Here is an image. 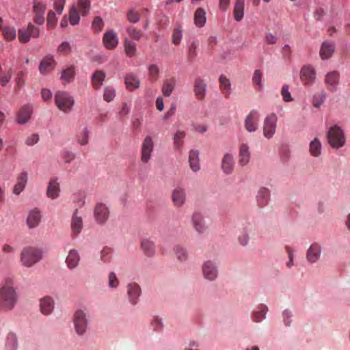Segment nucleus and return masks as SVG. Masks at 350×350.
<instances>
[{"label": "nucleus", "mask_w": 350, "mask_h": 350, "mask_svg": "<svg viewBox=\"0 0 350 350\" xmlns=\"http://www.w3.org/2000/svg\"><path fill=\"white\" fill-rule=\"evenodd\" d=\"M18 300L16 292L11 280H6L0 288V309L10 310L14 308Z\"/></svg>", "instance_id": "obj_1"}, {"label": "nucleus", "mask_w": 350, "mask_h": 350, "mask_svg": "<svg viewBox=\"0 0 350 350\" xmlns=\"http://www.w3.org/2000/svg\"><path fill=\"white\" fill-rule=\"evenodd\" d=\"M41 258L42 252L39 249L32 247H25L21 254V261L27 267H32Z\"/></svg>", "instance_id": "obj_2"}, {"label": "nucleus", "mask_w": 350, "mask_h": 350, "mask_svg": "<svg viewBox=\"0 0 350 350\" xmlns=\"http://www.w3.org/2000/svg\"><path fill=\"white\" fill-rule=\"evenodd\" d=\"M55 102L58 109L69 113L75 104V100L67 92L59 91L55 95Z\"/></svg>", "instance_id": "obj_3"}, {"label": "nucleus", "mask_w": 350, "mask_h": 350, "mask_svg": "<svg viewBox=\"0 0 350 350\" xmlns=\"http://www.w3.org/2000/svg\"><path fill=\"white\" fill-rule=\"evenodd\" d=\"M327 137L328 143L333 148H338L343 146L345 144L343 131L336 125L332 126L329 129Z\"/></svg>", "instance_id": "obj_4"}, {"label": "nucleus", "mask_w": 350, "mask_h": 350, "mask_svg": "<svg viewBox=\"0 0 350 350\" xmlns=\"http://www.w3.org/2000/svg\"><path fill=\"white\" fill-rule=\"evenodd\" d=\"M73 323L76 333L79 336L83 335L88 324L86 313L82 310H77L74 314Z\"/></svg>", "instance_id": "obj_5"}, {"label": "nucleus", "mask_w": 350, "mask_h": 350, "mask_svg": "<svg viewBox=\"0 0 350 350\" xmlns=\"http://www.w3.org/2000/svg\"><path fill=\"white\" fill-rule=\"evenodd\" d=\"M278 117L275 113L269 114L264 120L263 135L267 139H271L274 135L277 127Z\"/></svg>", "instance_id": "obj_6"}, {"label": "nucleus", "mask_w": 350, "mask_h": 350, "mask_svg": "<svg viewBox=\"0 0 350 350\" xmlns=\"http://www.w3.org/2000/svg\"><path fill=\"white\" fill-rule=\"evenodd\" d=\"M154 149V142L151 136L147 135L141 147V161L143 163H147L150 159Z\"/></svg>", "instance_id": "obj_7"}, {"label": "nucleus", "mask_w": 350, "mask_h": 350, "mask_svg": "<svg viewBox=\"0 0 350 350\" xmlns=\"http://www.w3.org/2000/svg\"><path fill=\"white\" fill-rule=\"evenodd\" d=\"M33 113V106L31 104L23 105L16 114V121L18 124H25L29 122Z\"/></svg>", "instance_id": "obj_8"}, {"label": "nucleus", "mask_w": 350, "mask_h": 350, "mask_svg": "<svg viewBox=\"0 0 350 350\" xmlns=\"http://www.w3.org/2000/svg\"><path fill=\"white\" fill-rule=\"evenodd\" d=\"M202 270L203 276L206 280H208L210 281L215 280L218 275V269L217 267L212 260H206L205 261L202 266Z\"/></svg>", "instance_id": "obj_9"}, {"label": "nucleus", "mask_w": 350, "mask_h": 350, "mask_svg": "<svg viewBox=\"0 0 350 350\" xmlns=\"http://www.w3.org/2000/svg\"><path fill=\"white\" fill-rule=\"evenodd\" d=\"M109 211L105 204L97 203L94 211L96 221L99 224H105L109 218Z\"/></svg>", "instance_id": "obj_10"}, {"label": "nucleus", "mask_w": 350, "mask_h": 350, "mask_svg": "<svg viewBox=\"0 0 350 350\" xmlns=\"http://www.w3.org/2000/svg\"><path fill=\"white\" fill-rule=\"evenodd\" d=\"M46 6L44 3L34 1L33 5V21L37 25H42L45 21Z\"/></svg>", "instance_id": "obj_11"}, {"label": "nucleus", "mask_w": 350, "mask_h": 350, "mask_svg": "<svg viewBox=\"0 0 350 350\" xmlns=\"http://www.w3.org/2000/svg\"><path fill=\"white\" fill-rule=\"evenodd\" d=\"M316 78L315 70L309 65L304 66L300 71L301 81L305 85H311Z\"/></svg>", "instance_id": "obj_12"}, {"label": "nucleus", "mask_w": 350, "mask_h": 350, "mask_svg": "<svg viewBox=\"0 0 350 350\" xmlns=\"http://www.w3.org/2000/svg\"><path fill=\"white\" fill-rule=\"evenodd\" d=\"M254 230V226L252 224L249 223L245 225L237 237L238 243L243 247L247 246L250 240V234H252Z\"/></svg>", "instance_id": "obj_13"}, {"label": "nucleus", "mask_w": 350, "mask_h": 350, "mask_svg": "<svg viewBox=\"0 0 350 350\" xmlns=\"http://www.w3.org/2000/svg\"><path fill=\"white\" fill-rule=\"evenodd\" d=\"M172 200L175 207L183 206L186 202V191L181 187H176L172 192Z\"/></svg>", "instance_id": "obj_14"}, {"label": "nucleus", "mask_w": 350, "mask_h": 350, "mask_svg": "<svg viewBox=\"0 0 350 350\" xmlns=\"http://www.w3.org/2000/svg\"><path fill=\"white\" fill-rule=\"evenodd\" d=\"M56 65L54 57L51 55L45 56L40 63L39 71L42 75H46L52 71Z\"/></svg>", "instance_id": "obj_15"}, {"label": "nucleus", "mask_w": 350, "mask_h": 350, "mask_svg": "<svg viewBox=\"0 0 350 350\" xmlns=\"http://www.w3.org/2000/svg\"><path fill=\"white\" fill-rule=\"evenodd\" d=\"M206 83L200 77H197L194 80L193 92L195 96L198 100H203L206 91Z\"/></svg>", "instance_id": "obj_16"}, {"label": "nucleus", "mask_w": 350, "mask_h": 350, "mask_svg": "<svg viewBox=\"0 0 350 350\" xmlns=\"http://www.w3.org/2000/svg\"><path fill=\"white\" fill-rule=\"evenodd\" d=\"M141 294V288L137 283L133 282L127 285V295L131 304L135 305L137 304Z\"/></svg>", "instance_id": "obj_17"}, {"label": "nucleus", "mask_w": 350, "mask_h": 350, "mask_svg": "<svg viewBox=\"0 0 350 350\" xmlns=\"http://www.w3.org/2000/svg\"><path fill=\"white\" fill-rule=\"evenodd\" d=\"M321 255V245L317 243H314L306 252V259L310 263H314L319 260Z\"/></svg>", "instance_id": "obj_18"}, {"label": "nucleus", "mask_w": 350, "mask_h": 350, "mask_svg": "<svg viewBox=\"0 0 350 350\" xmlns=\"http://www.w3.org/2000/svg\"><path fill=\"white\" fill-rule=\"evenodd\" d=\"M103 42L104 46L109 50L116 48L118 44V38L116 32L113 30L106 31L103 36Z\"/></svg>", "instance_id": "obj_19"}, {"label": "nucleus", "mask_w": 350, "mask_h": 350, "mask_svg": "<svg viewBox=\"0 0 350 350\" xmlns=\"http://www.w3.org/2000/svg\"><path fill=\"white\" fill-rule=\"evenodd\" d=\"M191 222L193 227L198 233L202 234L206 231V227L204 217L200 213L195 212L193 213Z\"/></svg>", "instance_id": "obj_20"}, {"label": "nucleus", "mask_w": 350, "mask_h": 350, "mask_svg": "<svg viewBox=\"0 0 350 350\" xmlns=\"http://www.w3.org/2000/svg\"><path fill=\"white\" fill-rule=\"evenodd\" d=\"M258 120L259 114L258 111L256 110L251 111L245 120V126L247 131L249 132L255 131L257 129Z\"/></svg>", "instance_id": "obj_21"}, {"label": "nucleus", "mask_w": 350, "mask_h": 350, "mask_svg": "<svg viewBox=\"0 0 350 350\" xmlns=\"http://www.w3.org/2000/svg\"><path fill=\"white\" fill-rule=\"evenodd\" d=\"M340 75L337 71H332L328 72L325 79V83L327 88L331 91L334 92L336 90L337 85L339 82Z\"/></svg>", "instance_id": "obj_22"}, {"label": "nucleus", "mask_w": 350, "mask_h": 350, "mask_svg": "<svg viewBox=\"0 0 350 350\" xmlns=\"http://www.w3.org/2000/svg\"><path fill=\"white\" fill-rule=\"evenodd\" d=\"M59 192L60 187L57 178H51L49 183L46 189L47 197L53 200L56 199L59 197Z\"/></svg>", "instance_id": "obj_23"}, {"label": "nucleus", "mask_w": 350, "mask_h": 350, "mask_svg": "<svg viewBox=\"0 0 350 350\" xmlns=\"http://www.w3.org/2000/svg\"><path fill=\"white\" fill-rule=\"evenodd\" d=\"M270 198V191L266 187H261L259 189L256 197V200L258 206L260 208H263L267 205Z\"/></svg>", "instance_id": "obj_24"}, {"label": "nucleus", "mask_w": 350, "mask_h": 350, "mask_svg": "<svg viewBox=\"0 0 350 350\" xmlns=\"http://www.w3.org/2000/svg\"><path fill=\"white\" fill-rule=\"evenodd\" d=\"M335 51V44L331 41L323 42L320 49V56L323 60L329 59Z\"/></svg>", "instance_id": "obj_25"}, {"label": "nucleus", "mask_w": 350, "mask_h": 350, "mask_svg": "<svg viewBox=\"0 0 350 350\" xmlns=\"http://www.w3.org/2000/svg\"><path fill=\"white\" fill-rule=\"evenodd\" d=\"M234 158L232 154L226 153L221 160V169L224 174H230L234 170Z\"/></svg>", "instance_id": "obj_26"}, {"label": "nucleus", "mask_w": 350, "mask_h": 350, "mask_svg": "<svg viewBox=\"0 0 350 350\" xmlns=\"http://www.w3.org/2000/svg\"><path fill=\"white\" fill-rule=\"evenodd\" d=\"M40 309L44 315L50 314L54 309V301L53 298L46 296L40 301Z\"/></svg>", "instance_id": "obj_27"}, {"label": "nucleus", "mask_w": 350, "mask_h": 350, "mask_svg": "<svg viewBox=\"0 0 350 350\" xmlns=\"http://www.w3.org/2000/svg\"><path fill=\"white\" fill-rule=\"evenodd\" d=\"M83 228V219L78 215V211L75 210L71 220V229L73 236L79 234Z\"/></svg>", "instance_id": "obj_28"}, {"label": "nucleus", "mask_w": 350, "mask_h": 350, "mask_svg": "<svg viewBox=\"0 0 350 350\" xmlns=\"http://www.w3.org/2000/svg\"><path fill=\"white\" fill-rule=\"evenodd\" d=\"M41 220V214L38 208H33L28 215L27 224L29 228H34L38 226Z\"/></svg>", "instance_id": "obj_29"}, {"label": "nucleus", "mask_w": 350, "mask_h": 350, "mask_svg": "<svg viewBox=\"0 0 350 350\" xmlns=\"http://www.w3.org/2000/svg\"><path fill=\"white\" fill-rule=\"evenodd\" d=\"M27 182V173L23 172L19 174L17 177L16 183L15 184L13 193L16 195H19L25 189Z\"/></svg>", "instance_id": "obj_30"}, {"label": "nucleus", "mask_w": 350, "mask_h": 350, "mask_svg": "<svg viewBox=\"0 0 350 350\" xmlns=\"http://www.w3.org/2000/svg\"><path fill=\"white\" fill-rule=\"evenodd\" d=\"M249 146L246 144H241L239 148V163L241 166L246 165L250 160Z\"/></svg>", "instance_id": "obj_31"}, {"label": "nucleus", "mask_w": 350, "mask_h": 350, "mask_svg": "<svg viewBox=\"0 0 350 350\" xmlns=\"http://www.w3.org/2000/svg\"><path fill=\"white\" fill-rule=\"evenodd\" d=\"M124 83L126 89L133 91L137 89L140 85V81L133 73L126 74L124 77Z\"/></svg>", "instance_id": "obj_32"}, {"label": "nucleus", "mask_w": 350, "mask_h": 350, "mask_svg": "<svg viewBox=\"0 0 350 350\" xmlns=\"http://www.w3.org/2000/svg\"><path fill=\"white\" fill-rule=\"evenodd\" d=\"M106 75L104 71L96 70L92 76V85L96 90L100 89L103 85Z\"/></svg>", "instance_id": "obj_33"}, {"label": "nucleus", "mask_w": 350, "mask_h": 350, "mask_svg": "<svg viewBox=\"0 0 350 350\" xmlns=\"http://www.w3.org/2000/svg\"><path fill=\"white\" fill-rule=\"evenodd\" d=\"M199 150H191L189 154V163L192 171L196 172L200 170Z\"/></svg>", "instance_id": "obj_34"}, {"label": "nucleus", "mask_w": 350, "mask_h": 350, "mask_svg": "<svg viewBox=\"0 0 350 350\" xmlns=\"http://www.w3.org/2000/svg\"><path fill=\"white\" fill-rule=\"evenodd\" d=\"M141 247L144 254L148 257H152L155 254L154 243L148 239L142 240Z\"/></svg>", "instance_id": "obj_35"}, {"label": "nucleus", "mask_w": 350, "mask_h": 350, "mask_svg": "<svg viewBox=\"0 0 350 350\" xmlns=\"http://www.w3.org/2000/svg\"><path fill=\"white\" fill-rule=\"evenodd\" d=\"M75 76V67L70 66L62 71L60 79L64 84H67L74 80Z\"/></svg>", "instance_id": "obj_36"}, {"label": "nucleus", "mask_w": 350, "mask_h": 350, "mask_svg": "<svg viewBox=\"0 0 350 350\" xmlns=\"http://www.w3.org/2000/svg\"><path fill=\"white\" fill-rule=\"evenodd\" d=\"M79 260L80 257L77 251L75 250H71L67 256L66 262L68 267L72 269L77 267Z\"/></svg>", "instance_id": "obj_37"}, {"label": "nucleus", "mask_w": 350, "mask_h": 350, "mask_svg": "<svg viewBox=\"0 0 350 350\" xmlns=\"http://www.w3.org/2000/svg\"><path fill=\"white\" fill-rule=\"evenodd\" d=\"M176 82V81L174 77L164 80L161 89L162 94L164 96L168 97L171 95L175 88Z\"/></svg>", "instance_id": "obj_38"}, {"label": "nucleus", "mask_w": 350, "mask_h": 350, "mask_svg": "<svg viewBox=\"0 0 350 350\" xmlns=\"http://www.w3.org/2000/svg\"><path fill=\"white\" fill-rule=\"evenodd\" d=\"M321 143L318 138H314L309 144V152L314 157H318L321 154Z\"/></svg>", "instance_id": "obj_39"}, {"label": "nucleus", "mask_w": 350, "mask_h": 350, "mask_svg": "<svg viewBox=\"0 0 350 350\" xmlns=\"http://www.w3.org/2000/svg\"><path fill=\"white\" fill-rule=\"evenodd\" d=\"M244 0H237L234 7V17L237 21H240L244 16Z\"/></svg>", "instance_id": "obj_40"}, {"label": "nucleus", "mask_w": 350, "mask_h": 350, "mask_svg": "<svg viewBox=\"0 0 350 350\" xmlns=\"http://www.w3.org/2000/svg\"><path fill=\"white\" fill-rule=\"evenodd\" d=\"M186 137V132L183 130H178L173 137L174 146L180 150L184 145V139Z\"/></svg>", "instance_id": "obj_41"}, {"label": "nucleus", "mask_w": 350, "mask_h": 350, "mask_svg": "<svg viewBox=\"0 0 350 350\" xmlns=\"http://www.w3.org/2000/svg\"><path fill=\"white\" fill-rule=\"evenodd\" d=\"M5 350H16L18 347V340L15 334L10 332L5 339Z\"/></svg>", "instance_id": "obj_42"}, {"label": "nucleus", "mask_w": 350, "mask_h": 350, "mask_svg": "<svg viewBox=\"0 0 350 350\" xmlns=\"http://www.w3.org/2000/svg\"><path fill=\"white\" fill-rule=\"evenodd\" d=\"M174 253L176 259L180 262H185L188 258V252L185 247L182 245H177L174 246Z\"/></svg>", "instance_id": "obj_43"}, {"label": "nucleus", "mask_w": 350, "mask_h": 350, "mask_svg": "<svg viewBox=\"0 0 350 350\" xmlns=\"http://www.w3.org/2000/svg\"><path fill=\"white\" fill-rule=\"evenodd\" d=\"M206 23V12L204 9L199 8L194 14V23L196 26L202 27Z\"/></svg>", "instance_id": "obj_44"}, {"label": "nucleus", "mask_w": 350, "mask_h": 350, "mask_svg": "<svg viewBox=\"0 0 350 350\" xmlns=\"http://www.w3.org/2000/svg\"><path fill=\"white\" fill-rule=\"evenodd\" d=\"M199 42L197 40L191 41L187 49V59L189 62L193 61L198 55V48Z\"/></svg>", "instance_id": "obj_45"}, {"label": "nucleus", "mask_w": 350, "mask_h": 350, "mask_svg": "<svg viewBox=\"0 0 350 350\" xmlns=\"http://www.w3.org/2000/svg\"><path fill=\"white\" fill-rule=\"evenodd\" d=\"M89 135L90 132L88 128L86 126L83 127L77 135V142L82 146L88 144L89 142Z\"/></svg>", "instance_id": "obj_46"}, {"label": "nucleus", "mask_w": 350, "mask_h": 350, "mask_svg": "<svg viewBox=\"0 0 350 350\" xmlns=\"http://www.w3.org/2000/svg\"><path fill=\"white\" fill-rule=\"evenodd\" d=\"M2 35L8 41H12L16 39V29L11 26H5L2 28Z\"/></svg>", "instance_id": "obj_47"}, {"label": "nucleus", "mask_w": 350, "mask_h": 350, "mask_svg": "<svg viewBox=\"0 0 350 350\" xmlns=\"http://www.w3.org/2000/svg\"><path fill=\"white\" fill-rule=\"evenodd\" d=\"M183 38V29L179 24H176L175 25L174 29L173 31V33L172 36V43L177 46L180 43V41Z\"/></svg>", "instance_id": "obj_48"}, {"label": "nucleus", "mask_w": 350, "mask_h": 350, "mask_svg": "<svg viewBox=\"0 0 350 350\" xmlns=\"http://www.w3.org/2000/svg\"><path fill=\"white\" fill-rule=\"evenodd\" d=\"M220 88L223 90L226 97L230 94L231 84L229 79L224 75H221L219 79Z\"/></svg>", "instance_id": "obj_49"}, {"label": "nucleus", "mask_w": 350, "mask_h": 350, "mask_svg": "<svg viewBox=\"0 0 350 350\" xmlns=\"http://www.w3.org/2000/svg\"><path fill=\"white\" fill-rule=\"evenodd\" d=\"M267 310L266 306L261 305L257 311L254 312L252 316L253 321L256 323L261 322L265 318Z\"/></svg>", "instance_id": "obj_50"}, {"label": "nucleus", "mask_w": 350, "mask_h": 350, "mask_svg": "<svg viewBox=\"0 0 350 350\" xmlns=\"http://www.w3.org/2000/svg\"><path fill=\"white\" fill-rule=\"evenodd\" d=\"M124 51L127 56L130 57H133L137 51L136 44L128 38H126L124 40Z\"/></svg>", "instance_id": "obj_51"}, {"label": "nucleus", "mask_w": 350, "mask_h": 350, "mask_svg": "<svg viewBox=\"0 0 350 350\" xmlns=\"http://www.w3.org/2000/svg\"><path fill=\"white\" fill-rule=\"evenodd\" d=\"M90 0H78V8L77 9L82 16L88 14L90 11Z\"/></svg>", "instance_id": "obj_52"}, {"label": "nucleus", "mask_w": 350, "mask_h": 350, "mask_svg": "<svg viewBox=\"0 0 350 350\" xmlns=\"http://www.w3.org/2000/svg\"><path fill=\"white\" fill-rule=\"evenodd\" d=\"M126 31L129 37L134 40H139L143 36L142 31L133 26L128 27Z\"/></svg>", "instance_id": "obj_53"}, {"label": "nucleus", "mask_w": 350, "mask_h": 350, "mask_svg": "<svg viewBox=\"0 0 350 350\" xmlns=\"http://www.w3.org/2000/svg\"><path fill=\"white\" fill-rule=\"evenodd\" d=\"M140 12L135 9H131L126 14V18L131 23H137L140 19Z\"/></svg>", "instance_id": "obj_54"}, {"label": "nucleus", "mask_w": 350, "mask_h": 350, "mask_svg": "<svg viewBox=\"0 0 350 350\" xmlns=\"http://www.w3.org/2000/svg\"><path fill=\"white\" fill-rule=\"evenodd\" d=\"M75 6H73L70 11L69 21L72 25H76L79 23L80 16Z\"/></svg>", "instance_id": "obj_55"}, {"label": "nucleus", "mask_w": 350, "mask_h": 350, "mask_svg": "<svg viewBox=\"0 0 350 350\" xmlns=\"http://www.w3.org/2000/svg\"><path fill=\"white\" fill-rule=\"evenodd\" d=\"M57 18L55 12L50 10L47 15L46 25L49 29H53L57 24Z\"/></svg>", "instance_id": "obj_56"}, {"label": "nucleus", "mask_w": 350, "mask_h": 350, "mask_svg": "<svg viewBox=\"0 0 350 350\" xmlns=\"http://www.w3.org/2000/svg\"><path fill=\"white\" fill-rule=\"evenodd\" d=\"M12 76V70L10 68L7 71L3 72L0 75V83L2 86H5L10 81Z\"/></svg>", "instance_id": "obj_57"}, {"label": "nucleus", "mask_w": 350, "mask_h": 350, "mask_svg": "<svg viewBox=\"0 0 350 350\" xmlns=\"http://www.w3.org/2000/svg\"><path fill=\"white\" fill-rule=\"evenodd\" d=\"M262 74L260 70H256L252 77V82L254 85L258 86V90H260L262 85L261 83Z\"/></svg>", "instance_id": "obj_58"}, {"label": "nucleus", "mask_w": 350, "mask_h": 350, "mask_svg": "<svg viewBox=\"0 0 350 350\" xmlns=\"http://www.w3.org/2000/svg\"><path fill=\"white\" fill-rule=\"evenodd\" d=\"M57 51L59 53L66 55L71 52L72 47L68 42L65 41L58 46Z\"/></svg>", "instance_id": "obj_59"}, {"label": "nucleus", "mask_w": 350, "mask_h": 350, "mask_svg": "<svg viewBox=\"0 0 350 350\" xmlns=\"http://www.w3.org/2000/svg\"><path fill=\"white\" fill-rule=\"evenodd\" d=\"M325 98V96L323 92L315 94L312 100L313 106L316 108H319L324 102Z\"/></svg>", "instance_id": "obj_60"}, {"label": "nucleus", "mask_w": 350, "mask_h": 350, "mask_svg": "<svg viewBox=\"0 0 350 350\" xmlns=\"http://www.w3.org/2000/svg\"><path fill=\"white\" fill-rule=\"evenodd\" d=\"M148 72L152 81H155L158 79L159 69L157 65H150L148 67Z\"/></svg>", "instance_id": "obj_61"}, {"label": "nucleus", "mask_w": 350, "mask_h": 350, "mask_svg": "<svg viewBox=\"0 0 350 350\" xmlns=\"http://www.w3.org/2000/svg\"><path fill=\"white\" fill-rule=\"evenodd\" d=\"M116 96V91L114 89L107 87L105 88L103 98L107 102L111 101Z\"/></svg>", "instance_id": "obj_62"}, {"label": "nucleus", "mask_w": 350, "mask_h": 350, "mask_svg": "<svg viewBox=\"0 0 350 350\" xmlns=\"http://www.w3.org/2000/svg\"><path fill=\"white\" fill-rule=\"evenodd\" d=\"M103 25L104 24L102 18L100 16H96L92 22V27L95 32H100L102 30Z\"/></svg>", "instance_id": "obj_63"}, {"label": "nucleus", "mask_w": 350, "mask_h": 350, "mask_svg": "<svg viewBox=\"0 0 350 350\" xmlns=\"http://www.w3.org/2000/svg\"><path fill=\"white\" fill-rule=\"evenodd\" d=\"M111 249L105 247L100 252V258L103 262H107L111 259Z\"/></svg>", "instance_id": "obj_64"}]
</instances>
